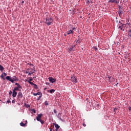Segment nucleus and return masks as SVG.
<instances>
[{
	"mask_svg": "<svg viewBox=\"0 0 131 131\" xmlns=\"http://www.w3.org/2000/svg\"><path fill=\"white\" fill-rule=\"evenodd\" d=\"M6 79H7V80H9V81H11V82H12V83H14V81H18L19 80V78L16 76H13L12 78L11 76H8L6 77Z\"/></svg>",
	"mask_w": 131,
	"mask_h": 131,
	"instance_id": "1",
	"label": "nucleus"
},
{
	"mask_svg": "<svg viewBox=\"0 0 131 131\" xmlns=\"http://www.w3.org/2000/svg\"><path fill=\"white\" fill-rule=\"evenodd\" d=\"M41 117H42V114H38L36 117V120L39 121L41 124H43V123H45V121L41 120Z\"/></svg>",
	"mask_w": 131,
	"mask_h": 131,
	"instance_id": "2",
	"label": "nucleus"
},
{
	"mask_svg": "<svg viewBox=\"0 0 131 131\" xmlns=\"http://www.w3.org/2000/svg\"><path fill=\"white\" fill-rule=\"evenodd\" d=\"M46 21L45 23L48 26H50V25H52V23H53V18L52 17L49 18L47 17L46 19Z\"/></svg>",
	"mask_w": 131,
	"mask_h": 131,
	"instance_id": "3",
	"label": "nucleus"
},
{
	"mask_svg": "<svg viewBox=\"0 0 131 131\" xmlns=\"http://www.w3.org/2000/svg\"><path fill=\"white\" fill-rule=\"evenodd\" d=\"M15 85H17V86L15 87L13 90L21 92V90H22V86H21V85H20L18 83H15Z\"/></svg>",
	"mask_w": 131,
	"mask_h": 131,
	"instance_id": "4",
	"label": "nucleus"
},
{
	"mask_svg": "<svg viewBox=\"0 0 131 131\" xmlns=\"http://www.w3.org/2000/svg\"><path fill=\"white\" fill-rule=\"evenodd\" d=\"M120 0H109L108 3H110L111 4H119Z\"/></svg>",
	"mask_w": 131,
	"mask_h": 131,
	"instance_id": "5",
	"label": "nucleus"
},
{
	"mask_svg": "<svg viewBox=\"0 0 131 131\" xmlns=\"http://www.w3.org/2000/svg\"><path fill=\"white\" fill-rule=\"evenodd\" d=\"M48 79L49 81L51 82V83H54V82H56V81H57L56 79L53 78L52 77H49L48 78Z\"/></svg>",
	"mask_w": 131,
	"mask_h": 131,
	"instance_id": "6",
	"label": "nucleus"
},
{
	"mask_svg": "<svg viewBox=\"0 0 131 131\" xmlns=\"http://www.w3.org/2000/svg\"><path fill=\"white\" fill-rule=\"evenodd\" d=\"M71 78V81H72L73 82H75V83H77V79L76 78V77H75V76H72Z\"/></svg>",
	"mask_w": 131,
	"mask_h": 131,
	"instance_id": "7",
	"label": "nucleus"
},
{
	"mask_svg": "<svg viewBox=\"0 0 131 131\" xmlns=\"http://www.w3.org/2000/svg\"><path fill=\"white\" fill-rule=\"evenodd\" d=\"M29 83H30V84H31V85H34V89H36V90H37V89H38L37 85L34 84V83L31 81H29Z\"/></svg>",
	"mask_w": 131,
	"mask_h": 131,
	"instance_id": "8",
	"label": "nucleus"
},
{
	"mask_svg": "<svg viewBox=\"0 0 131 131\" xmlns=\"http://www.w3.org/2000/svg\"><path fill=\"white\" fill-rule=\"evenodd\" d=\"M17 97L19 99H22V98H23V94L21 93V92H19L18 93Z\"/></svg>",
	"mask_w": 131,
	"mask_h": 131,
	"instance_id": "9",
	"label": "nucleus"
},
{
	"mask_svg": "<svg viewBox=\"0 0 131 131\" xmlns=\"http://www.w3.org/2000/svg\"><path fill=\"white\" fill-rule=\"evenodd\" d=\"M74 33V32L73 30H70L67 32V34L69 35V34H73Z\"/></svg>",
	"mask_w": 131,
	"mask_h": 131,
	"instance_id": "10",
	"label": "nucleus"
},
{
	"mask_svg": "<svg viewBox=\"0 0 131 131\" xmlns=\"http://www.w3.org/2000/svg\"><path fill=\"white\" fill-rule=\"evenodd\" d=\"M5 76H7V73H3V74H2L1 75V78H2V79H4V80L6 79V78H5Z\"/></svg>",
	"mask_w": 131,
	"mask_h": 131,
	"instance_id": "11",
	"label": "nucleus"
},
{
	"mask_svg": "<svg viewBox=\"0 0 131 131\" xmlns=\"http://www.w3.org/2000/svg\"><path fill=\"white\" fill-rule=\"evenodd\" d=\"M17 96V92H16V91L15 90H13V93H12V96L13 97V98L16 97V96Z\"/></svg>",
	"mask_w": 131,
	"mask_h": 131,
	"instance_id": "12",
	"label": "nucleus"
},
{
	"mask_svg": "<svg viewBox=\"0 0 131 131\" xmlns=\"http://www.w3.org/2000/svg\"><path fill=\"white\" fill-rule=\"evenodd\" d=\"M80 42H81V39L80 38V37L78 36V39H77V40L76 41V43H80Z\"/></svg>",
	"mask_w": 131,
	"mask_h": 131,
	"instance_id": "13",
	"label": "nucleus"
},
{
	"mask_svg": "<svg viewBox=\"0 0 131 131\" xmlns=\"http://www.w3.org/2000/svg\"><path fill=\"white\" fill-rule=\"evenodd\" d=\"M55 127H56V129H55L56 131H58V129L60 128V126H59V125L57 124L55 125Z\"/></svg>",
	"mask_w": 131,
	"mask_h": 131,
	"instance_id": "14",
	"label": "nucleus"
},
{
	"mask_svg": "<svg viewBox=\"0 0 131 131\" xmlns=\"http://www.w3.org/2000/svg\"><path fill=\"white\" fill-rule=\"evenodd\" d=\"M32 70L30 71V73H31L32 74H33V73H34V72L35 71V68L34 67L33 69H31Z\"/></svg>",
	"mask_w": 131,
	"mask_h": 131,
	"instance_id": "15",
	"label": "nucleus"
},
{
	"mask_svg": "<svg viewBox=\"0 0 131 131\" xmlns=\"http://www.w3.org/2000/svg\"><path fill=\"white\" fill-rule=\"evenodd\" d=\"M118 13L119 16H121V15H122V10H119L118 11Z\"/></svg>",
	"mask_w": 131,
	"mask_h": 131,
	"instance_id": "16",
	"label": "nucleus"
},
{
	"mask_svg": "<svg viewBox=\"0 0 131 131\" xmlns=\"http://www.w3.org/2000/svg\"><path fill=\"white\" fill-rule=\"evenodd\" d=\"M49 93H50V94H54V93H55V90L54 89L50 90L49 91Z\"/></svg>",
	"mask_w": 131,
	"mask_h": 131,
	"instance_id": "17",
	"label": "nucleus"
},
{
	"mask_svg": "<svg viewBox=\"0 0 131 131\" xmlns=\"http://www.w3.org/2000/svg\"><path fill=\"white\" fill-rule=\"evenodd\" d=\"M126 26V25L125 24H123L122 25V26H119V28H124V27H125Z\"/></svg>",
	"mask_w": 131,
	"mask_h": 131,
	"instance_id": "18",
	"label": "nucleus"
},
{
	"mask_svg": "<svg viewBox=\"0 0 131 131\" xmlns=\"http://www.w3.org/2000/svg\"><path fill=\"white\" fill-rule=\"evenodd\" d=\"M4 69H5V68H4V67L0 64V70L1 71H4Z\"/></svg>",
	"mask_w": 131,
	"mask_h": 131,
	"instance_id": "19",
	"label": "nucleus"
},
{
	"mask_svg": "<svg viewBox=\"0 0 131 131\" xmlns=\"http://www.w3.org/2000/svg\"><path fill=\"white\" fill-rule=\"evenodd\" d=\"M20 126H25V124H24L23 122H21L20 123Z\"/></svg>",
	"mask_w": 131,
	"mask_h": 131,
	"instance_id": "20",
	"label": "nucleus"
},
{
	"mask_svg": "<svg viewBox=\"0 0 131 131\" xmlns=\"http://www.w3.org/2000/svg\"><path fill=\"white\" fill-rule=\"evenodd\" d=\"M45 105L46 106H48V105H49V102H48V101H45Z\"/></svg>",
	"mask_w": 131,
	"mask_h": 131,
	"instance_id": "21",
	"label": "nucleus"
},
{
	"mask_svg": "<svg viewBox=\"0 0 131 131\" xmlns=\"http://www.w3.org/2000/svg\"><path fill=\"white\" fill-rule=\"evenodd\" d=\"M41 97H42V96L40 95V96L38 97V98H37V101H39V100H40Z\"/></svg>",
	"mask_w": 131,
	"mask_h": 131,
	"instance_id": "22",
	"label": "nucleus"
},
{
	"mask_svg": "<svg viewBox=\"0 0 131 131\" xmlns=\"http://www.w3.org/2000/svg\"><path fill=\"white\" fill-rule=\"evenodd\" d=\"M32 80H33V79H32V78L31 77H30V79L29 80H28V82L29 83V81H30L31 82V81H32Z\"/></svg>",
	"mask_w": 131,
	"mask_h": 131,
	"instance_id": "23",
	"label": "nucleus"
},
{
	"mask_svg": "<svg viewBox=\"0 0 131 131\" xmlns=\"http://www.w3.org/2000/svg\"><path fill=\"white\" fill-rule=\"evenodd\" d=\"M31 111H32V112H33V113H36V111L34 109L31 110Z\"/></svg>",
	"mask_w": 131,
	"mask_h": 131,
	"instance_id": "24",
	"label": "nucleus"
},
{
	"mask_svg": "<svg viewBox=\"0 0 131 131\" xmlns=\"http://www.w3.org/2000/svg\"><path fill=\"white\" fill-rule=\"evenodd\" d=\"M94 49L95 50V51H98V48H97V47H94Z\"/></svg>",
	"mask_w": 131,
	"mask_h": 131,
	"instance_id": "25",
	"label": "nucleus"
},
{
	"mask_svg": "<svg viewBox=\"0 0 131 131\" xmlns=\"http://www.w3.org/2000/svg\"><path fill=\"white\" fill-rule=\"evenodd\" d=\"M37 95H39V96H40V95H42V94H41V92H38V93H37Z\"/></svg>",
	"mask_w": 131,
	"mask_h": 131,
	"instance_id": "26",
	"label": "nucleus"
},
{
	"mask_svg": "<svg viewBox=\"0 0 131 131\" xmlns=\"http://www.w3.org/2000/svg\"><path fill=\"white\" fill-rule=\"evenodd\" d=\"M54 113L55 114H57V113H58V112L57 111V110H54Z\"/></svg>",
	"mask_w": 131,
	"mask_h": 131,
	"instance_id": "27",
	"label": "nucleus"
},
{
	"mask_svg": "<svg viewBox=\"0 0 131 131\" xmlns=\"http://www.w3.org/2000/svg\"><path fill=\"white\" fill-rule=\"evenodd\" d=\"M28 65H30V66L31 67H33V64H32V63H28Z\"/></svg>",
	"mask_w": 131,
	"mask_h": 131,
	"instance_id": "28",
	"label": "nucleus"
},
{
	"mask_svg": "<svg viewBox=\"0 0 131 131\" xmlns=\"http://www.w3.org/2000/svg\"><path fill=\"white\" fill-rule=\"evenodd\" d=\"M120 29H121V30H122V31H124V29L122 27H121Z\"/></svg>",
	"mask_w": 131,
	"mask_h": 131,
	"instance_id": "29",
	"label": "nucleus"
},
{
	"mask_svg": "<svg viewBox=\"0 0 131 131\" xmlns=\"http://www.w3.org/2000/svg\"><path fill=\"white\" fill-rule=\"evenodd\" d=\"M28 75H29L30 76H31V75H32V74H31V73L30 72H29Z\"/></svg>",
	"mask_w": 131,
	"mask_h": 131,
	"instance_id": "30",
	"label": "nucleus"
},
{
	"mask_svg": "<svg viewBox=\"0 0 131 131\" xmlns=\"http://www.w3.org/2000/svg\"><path fill=\"white\" fill-rule=\"evenodd\" d=\"M33 96H37L38 95L37 93H34L33 94Z\"/></svg>",
	"mask_w": 131,
	"mask_h": 131,
	"instance_id": "31",
	"label": "nucleus"
},
{
	"mask_svg": "<svg viewBox=\"0 0 131 131\" xmlns=\"http://www.w3.org/2000/svg\"><path fill=\"white\" fill-rule=\"evenodd\" d=\"M7 103H8V104L11 103V100H7Z\"/></svg>",
	"mask_w": 131,
	"mask_h": 131,
	"instance_id": "32",
	"label": "nucleus"
},
{
	"mask_svg": "<svg viewBox=\"0 0 131 131\" xmlns=\"http://www.w3.org/2000/svg\"><path fill=\"white\" fill-rule=\"evenodd\" d=\"M15 102H16V101H15V99H14L12 101V103H15Z\"/></svg>",
	"mask_w": 131,
	"mask_h": 131,
	"instance_id": "33",
	"label": "nucleus"
},
{
	"mask_svg": "<svg viewBox=\"0 0 131 131\" xmlns=\"http://www.w3.org/2000/svg\"><path fill=\"white\" fill-rule=\"evenodd\" d=\"M26 107H27V108H29V107H30V105H29V104H27V105H26Z\"/></svg>",
	"mask_w": 131,
	"mask_h": 131,
	"instance_id": "34",
	"label": "nucleus"
},
{
	"mask_svg": "<svg viewBox=\"0 0 131 131\" xmlns=\"http://www.w3.org/2000/svg\"><path fill=\"white\" fill-rule=\"evenodd\" d=\"M83 126L85 127L86 126V124H85L84 123H83Z\"/></svg>",
	"mask_w": 131,
	"mask_h": 131,
	"instance_id": "35",
	"label": "nucleus"
},
{
	"mask_svg": "<svg viewBox=\"0 0 131 131\" xmlns=\"http://www.w3.org/2000/svg\"><path fill=\"white\" fill-rule=\"evenodd\" d=\"M12 94H13V92H12V91H10L9 92V95H12Z\"/></svg>",
	"mask_w": 131,
	"mask_h": 131,
	"instance_id": "36",
	"label": "nucleus"
},
{
	"mask_svg": "<svg viewBox=\"0 0 131 131\" xmlns=\"http://www.w3.org/2000/svg\"><path fill=\"white\" fill-rule=\"evenodd\" d=\"M121 8H122V6H119V9H121Z\"/></svg>",
	"mask_w": 131,
	"mask_h": 131,
	"instance_id": "37",
	"label": "nucleus"
},
{
	"mask_svg": "<svg viewBox=\"0 0 131 131\" xmlns=\"http://www.w3.org/2000/svg\"><path fill=\"white\" fill-rule=\"evenodd\" d=\"M75 29H76V28H72V30H75Z\"/></svg>",
	"mask_w": 131,
	"mask_h": 131,
	"instance_id": "38",
	"label": "nucleus"
},
{
	"mask_svg": "<svg viewBox=\"0 0 131 131\" xmlns=\"http://www.w3.org/2000/svg\"><path fill=\"white\" fill-rule=\"evenodd\" d=\"M29 73V71H26V74H28Z\"/></svg>",
	"mask_w": 131,
	"mask_h": 131,
	"instance_id": "39",
	"label": "nucleus"
},
{
	"mask_svg": "<svg viewBox=\"0 0 131 131\" xmlns=\"http://www.w3.org/2000/svg\"><path fill=\"white\" fill-rule=\"evenodd\" d=\"M128 110L131 111V107H129Z\"/></svg>",
	"mask_w": 131,
	"mask_h": 131,
	"instance_id": "40",
	"label": "nucleus"
},
{
	"mask_svg": "<svg viewBox=\"0 0 131 131\" xmlns=\"http://www.w3.org/2000/svg\"><path fill=\"white\" fill-rule=\"evenodd\" d=\"M128 35H129V36H130V37H131V33H129Z\"/></svg>",
	"mask_w": 131,
	"mask_h": 131,
	"instance_id": "41",
	"label": "nucleus"
},
{
	"mask_svg": "<svg viewBox=\"0 0 131 131\" xmlns=\"http://www.w3.org/2000/svg\"><path fill=\"white\" fill-rule=\"evenodd\" d=\"M36 78V77H33V79H35Z\"/></svg>",
	"mask_w": 131,
	"mask_h": 131,
	"instance_id": "42",
	"label": "nucleus"
},
{
	"mask_svg": "<svg viewBox=\"0 0 131 131\" xmlns=\"http://www.w3.org/2000/svg\"><path fill=\"white\" fill-rule=\"evenodd\" d=\"M21 4H24V1H22V2H21Z\"/></svg>",
	"mask_w": 131,
	"mask_h": 131,
	"instance_id": "43",
	"label": "nucleus"
},
{
	"mask_svg": "<svg viewBox=\"0 0 131 131\" xmlns=\"http://www.w3.org/2000/svg\"><path fill=\"white\" fill-rule=\"evenodd\" d=\"M88 1V3H90V0H87Z\"/></svg>",
	"mask_w": 131,
	"mask_h": 131,
	"instance_id": "44",
	"label": "nucleus"
},
{
	"mask_svg": "<svg viewBox=\"0 0 131 131\" xmlns=\"http://www.w3.org/2000/svg\"><path fill=\"white\" fill-rule=\"evenodd\" d=\"M75 47V46H73L72 48H74Z\"/></svg>",
	"mask_w": 131,
	"mask_h": 131,
	"instance_id": "45",
	"label": "nucleus"
},
{
	"mask_svg": "<svg viewBox=\"0 0 131 131\" xmlns=\"http://www.w3.org/2000/svg\"><path fill=\"white\" fill-rule=\"evenodd\" d=\"M116 110V108H115V109H114V111H115Z\"/></svg>",
	"mask_w": 131,
	"mask_h": 131,
	"instance_id": "46",
	"label": "nucleus"
},
{
	"mask_svg": "<svg viewBox=\"0 0 131 131\" xmlns=\"http://www.w3.org/2000/svg\"><path fill=\"white\" fill-rule=\"evenodd\" d=\"M50 131H52V128H50Z\"/></svg>",
	"mask_w": 131,
	"mask_h": 131,
	"instance_id": "47",
	"label": "nucleus"
},
{
	"mask_svg": "<svg viewBox=\"0 0 131 131\" xmlns=\"http://www.w3.org/2000/svg\"><path fill=\"white\" fill-rule=\"evenodd\" d=\"M27 70H29V69H28Z\"/></svg>",
	"mask_w": 131,
	"mask_h": 131,
	"instance_id": "48",
	"label": "nucleus"
}]
</instances>
